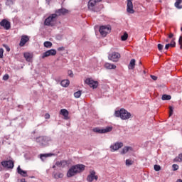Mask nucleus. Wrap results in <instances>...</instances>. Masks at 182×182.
I'll use <instances>...</instances> for the list:
<instances>
[{"label":"nucleus","mask_w":182,"mask_h":182,"mask_svg":"<svg viewBox=\"0 0 182 182\" xmlns=\"http://www.w3.org/2000/svg\"><path fill=\"white\" fill-rule=\"evenodd\" d=\"M58 50H59V51H63V50H65V47H63V46L60 47V48H58Z\"/></svg>","instance_id":"obj_46"},{"label":"nucleus","mask_w":182,"mask_h":182,"mask_svg":"<svg viewBox=\"0 0 182 182\" xmlns=\"http://www.w3.org/2000/svg\"><path fill=\"white\" fill-rule=\"evenodd\" d=\"M36 141L39 146H48L49 141H52V138L50 136H39L36 139Z\"/></svg>","instance_id":"obj_4"},{"label":"nucleus","mask_w":182,"mask_h":182,"mask_svg":"<svg viewBox=\"0 0 182 182\" xmlns=\"http://www.w3.org/2000/svg\"><path fill=\"white\" fill-rule=\"evenodd\" d=\"M164 46L161 44H158L159 50H163Z\"/></svg>","instance_id":"obj_42"},{"label":"nucleus","mask_w":182,"mask_h":182,"mask_svg":"<svg viewBox=\"0 0 182 182\" xmlns=\"http://www.w3.org/2000/svg\"><path fill=\"white\" fill-rule=\"evenodd\" d=\"M132 164H133V161H132V159L126 160V166H132Z\"/></svg>","instance_id":"obj_36"},{"label":"nucleus","mask_w":182,"mask_h":182,"mask_svg":"<svg viewBox=\"0 0 182 182\" xmlns=\"http://www.w3.org/2000/svg\"><path fill=\"white\" fill-rule=\"evenodd\" d=\"M28 41H29V36H22L21 38V41H20L19 46H21V48L25 46L26 43L28 42Z\"/></svg>","instance_id":"obj_16"},{"label":"nucleus","mask_w":182,"mask_h":182,"mask_svg":"<svg viewBox=\"0 0 182 182\" xmlns=\"http://www.w3.org/2000/svg\"><path fill=\"white\" fill-rule=\"evenodd\" d=\"M127 12L128 14H133L134 9H133V0H127Z\"/></svg>","instance_id":"obj_13"},{"label":"nucleus","mask_w":182,"mask_h":182,"mask_svg":"<svg viewBox=\"0 0 182 182\" xmlns=\"http://www.w3.org/2000/svg\"><path fill=\"white\" fill-rule=\"evenodd\" d=\"M69 83L70 82L68 80H63L61 81L60 85L63 86V87H68V86H69Z\"/></svg>","instance_id":"obj_26"},{"label":"nucleus","mask_w":182,"mask_h":182,"mask_svg":"<svg viewBox=\"0 0 182 182\" xmlns=\"http://www.w3.org/2000/svg\"><path fill=\"white\" fill-rule=\"evenodd\" d=\"M85 83L90 86V87H92V89H96L97 86H99V82L97 81L93 80L92 78H87L85 80Z\"/></svg>","instance_id":"obj_9"},{"label":"nucleus","mask_w":182,"mask_h":182,"mask_svg":"<svg viewBox=\"0 0 182 182\" xmlns=\"http://www.w3.org/2000/svg\"><path fill=\"white\" fill-rule=\"evenodd\" d=\"M63 178V173H54V178Z\"/></svg>","instance_id":"obj_30"},{"label":"nucleus","mask_w":182,"mask_h":182,"mask_svg":"<svg viewBox=\"0 0 182 182\" xmlns=\"http://www.w3.org/2000/svg\"><path fill=\"white\" fill-rule=\"evenodd\" d=\"M17 173L20 174V176H22V177H28V171L22 170L21 166L17 167Z\"/></svg>","instance_id":"obj_18"},{"label":"nucleus","mask_w":182,"mask_h":182,"mask_svg":"<svg viewBox=\"0 0 182 182\" xmlns=\"http://www.w3.org/2000/svg\"><path fill=\"white\" fill-rule=\"evenodd\" d=\"M1 166H3L4 167V168H12L14 167V161H3L1 162Z\"/></svg>","instance_id":"obj_15"},{"label":"nucleus","mask_w":182,"mask_h":182,"mask_svg":"<svg viewBox=\"0 0 182 182\" xmlns=\"http://www.w3.org/2000/svg\"><path fill=\"white\" fill-rule=\"evenodd\" d=\"M169 110H170L169 116H171L173 114V107H170Z\"/></svg>","instance_id":"obj_44"},{"label":"nucleus","mask_w":182,"mask_h":182,"mask_svg":"<svg viewBox=\"0 0 182 182\" xmlns=\"http://www.w3.org/2000/svg\"><path fill=\"white\" fill-rule=\"evenodd\" d=\"M4 47L5 48L7 52H9L11 50V48H9V46L6 45H4Z\"/></svg>","instance_id":"obj_43"},{"label":"nucleus","mask_w":182,"mask_h":182,"mask_svg":"<svg viewBox=\"0 0 182 182\" xmlns=\"http://www.w3.org/2000/svg\"><path fill=\"white\" fill-rule=\"evenodd\" d=\"M133 149L130 146H124L121 151V154H126V153H129V151H132Z\"/></svg>","instance_id":"obj_24"},{"label":"nucleus","mask_w":182,"mask_h":182,"mask_svg":"<svg viewBox=\"0 0 182 182\" xmlns=\"http://www.w3.org/2000/svg\"><path fill=\"white\" fill-rule=\"evenodd\" d=\"M114 115L115 117H120L122 120H129V119L132 118V114L123 108L120 109V110H116Z\"/></svg>","instance_id":"obj_2"},{"label":"nucleus","mask_w":182,"mask_h":182,"mask_svg":"<svg viewBox=\"0 0 182 182\" xmlns=\"http://www.w3.org/2000/svg\"><path fill=\"white\" fill-rule=\"evenodd\" d=\"M4 58V48H0V59Z\"/></svg>","instance_id":"obj_38"},{"label":"nucleus","mask_w":182,"mask_h":182,"mask_svg":"<svg viewBox=\"0 0 182 182\" xmlns=\"http://www.w3.org/2000/svg\"><path fill=\"white\" fill-rule=\"evenodd\" d=\"M68 12V10L66 9H60L55 11V14L57 16H60V15H65Z\"/></svg>","instance_id":"obj_23"},{"label":"nucleus","mask_w":182,"mask_h":182,"mask_svg":"<svg viewBox=\"0 0 182 182\" xmlns=\"http://www.w3.org/2000/svg\"><path fill=\"white\" fill-rule=\"evenodd\" d=\"M6 5L7 6H11V5H14V0H6Z\"/></svg>","instance_id":"obj_35"},{"label":"nucleus","mask_w":182,"mask_h":182,"mask_svg":"<svg viewBox=\"0 0 182 182\" xmlns=\"http://www.w3.org/2000/svg\"><path fill=\"white\" fill-rule=\"evenodd\" d=\"M120 56V53L117 52H112V53L109 54L108 59L112 60V62H119Z\"/></svg>","instance_id":"obj_7"},{"label":"nucleus","mask_w":182,"mask_h":182,"mask_svg":"<svg viewBox=\"0 0 182 182\" xmlns=\"http://www.w3.org/2000/svg\"><path fill=\"white\" fill-rule=\"evenodd\" d=\"M177 182H182V180H181V179H178V180L177 181Z\"/></svg>","instance_id":"obj_51"},{"label":"nucleus","mask_w":182,"mask_h":182,"mask_svg":"<svg viewBox=\"0 0 182 182\" xmlns=\"http://www.w3.org/2000/svg\"><path fill=\"white\" fill-rule=\"evenodd\" d=\"M168 48H176V38H173L170 43L165 46V49H168Z\"/></svg>","instance_id":"obj_21"},{"label":"nucleus","mask_w":182,"mask_h":182,"mask_svg":"<svg viewBox=\"0 0 182 182\" xmlns=\"http://www.w3.org/2000/svg\"><path fill=\"white\" fill-rule=\"evenodd\" d=\"M44 117H45V119H50V114H46L45 115H44Z\"/></svg>","instance_id":"obj_45"},{"label":"nucleus","mask_w":182,"mask_h":182,"mask_svg":"<svg viewBox=\"0 0 182 182\" xmlns=\"http://www.w3.org/2000/svg\"><path fill=\"white\" fill-rule=\"evenodd\" d=\"M23 56L26 60V62H31L32 58H33V54L31 53H24Z\"/></svg>","instance_id":"obj_19"},{"label":"nucleus","mask_w":182,"mask_h":182,"mask_svg":"<svg viewBox=\"0 0 182 182\" xmlns=\"http://www.w3.org/2000/svg\"><path fill=\"white\" fill-rule=\"evenodd\" d=\"M139 65H141V61H139Z\"/></svg>","instance_id":"obj_53"},{"label":"nucleus","mask_w":182,"mask_h":182,"mask_svg":"<svg viewBox=\"0 0 182 182\" xmlns=\"http://www.w3.org/2000/svg\"><path fill=\"white\" fill-rule=\"evenodd\" d=\"M51 0H46V2L48 3V5H49V4L50 3Z\"/></svg>","instance_id":"obj_50"},{"label":"nucleus","mask_w":182,"mask_h":182,"mask_svg":"<svg viewBox=\"0 0 182 182\" xmlns=\"http://www.w3.org/2000/svg\"><path fill=\"white\" fill-rule=\"evenodd\" d=\"M174 36V34H173V33H170L169 35H168V38L169 39H171V38H173V37Z\"/></svg>","instance_id":"obj_49"},{"label":"nucleus","mask_w":182,"mask_h":182,"mask_svg":"<svg viewBox=\"0 0 182 182\" xmlns=\"http://www.w3.org/2000/svg\"><path fill=\"white\" fill-rule=\"evenodd\" d=\"M172 168H173V171H176V170H178V165H177V164H173V165L172 166Z\"/></svg>","instance_id":"obj_39"},{"label":"nucleus","mask_w":182,"mask_h":182,"mask_svg":"<svg viewBox=\"0 0 182 182\" xmlns=\"http://www.w3.org/2000/svg\"><path fill=\"white\" fill-rule=\"evenodd\" d=\"M0 25L6 29V31H9V29H11V23L8 21L6 19H3L0 22Z\"/></svg>","instance_id":"obj_14"},{"label":"nucleus","mask_w":182,"mask_h":182,"mask_svg":"<svg viewBox=\"0 0 182 182\" xmlns=\"http://www.w3.org/2000/svg\"><path fill=\"white\" fill-rule=\"evenodd\" d=\"M68 166V161L63 160V161H58L53 166V168H56V167H59L60 168H65Z\"/></svg>","instance_id":"obj_12"},{"label":"nucleus","mask_w":182,"mask_h":182,"mask_svg":"<svg viewBox=\"0 0 182 182\" xmlns=\"http://www.w3.org/2000/svg\"><path fill=\"white\" fill-rule=\"evenodd\" d=\"M161 99H162V100H171V96L167 95H162Z\"/></svg>","instance_id":"obj_33"},{"label":"nucleus","mask_w":182,"mask_h":182,"mask_svg":"<svg viewBox=\"0 0 182 182\" xmlns=\"http://www.w3.org/2000/svg\"><path fill=\"white\" fill-rule=\"evenodd\" d=\"M135 65H136V60L132 59L129 65V69H134Z\"/></svg>","instance_id":"obj_27"},{"label":"nucleus","mask_w":182,"mask_h":182,"mask_svg":"<svg viewBox=\"0 0 182 182\" xmlns=\"http://www.w3.org/2000/svg\"><path fill=\"white\" fill-rule=\"evenodd\" d=\"M68 75L69 76H70V77H73V73L72 72V70L68 71Z\"/></svg>","instance_id":"obj_47"},{"label":"nucleus","mask_w":182,"mask_h":182,"mask_svg":"<svg viewBox=\"0 0 182 182\" xmlns=\"http://www.w3.org/2000/svg\"><path fill=\"white\" fill-rule=\"evenodd\" d=\"M178 43L181 46L180 49H181L182 48V45H181V43H182V37L181 36H180V38L178 39Z\"/></svg>","instance_id":"obj_41"},{"label":"nucleus","mask_w":182,"mask_h":182,"mask_svg":"<svg viewBox=\"0 0 182 182\" xmlns=\"http://www.w3.org/2000/svg\"><path fill=\"white\" fill-rule=\"evenodd\" d=\"M154 168L155 171H160L161 168L159 165H154Z\"/></svg>","instance_id":"obj_37"},{"label":"nucleus","mask_w":182,"mask_h":182,"mask_svg":"<svg viewBox=\"0 0 182 182\" xmlns=\"http://www.w3.org/2000/svg\"><path fill=\"white\" fill-rule=\"evenodd\" d=\"M105 68L106 69H116V65H114V64L107 63L105 64Z\"/></svg>","instance_id":"obj_25"},{"label":"nucleus","mask_w":182,"mask_h":182,"mask_svg":"<svg viewBox=\"0 0 182 182\" xmlns=\"http://www.w3.org/2000/svg\"><path fill=\"white\" fill-rule=\"evenodd\" d=\"M60 114H62L64 117V119L65 120H68L69 117V112L67 111L66 109H62L60 112Z\"/></svg>","instance_id":"obj_22"},{"label":"nucleus","mask_w":182,"mask_h":182,"mask_svg":"<svg viewBox=\"0 0 182 182\" xmlns=\"http://www.w3.org/2000/svg\"><path fill=\"white\" fill-rule=\"evenodd\" d=\"M181 2H182V0H176L175 3L176 8H177L178 9H181L182 6H180V4H181Z\"/></svg>","instance_id":"obj_29"},{"label":"nucleus","mask_w":182,"mask_h":182,"mask_svg":"<svg viewBox=\"0 0 182 182\" xmlns=\"http://www.w3.org/2000/svg\"><path fill=\"white\" fill-rule=\"evenodd\" d=\"M128 38H129V34H127V33L125 32L124 33V35L121 36V40L123 41H127Z\"/></svg>","instance_id":"obj_32"},{"label":"nucleus","mask_w":182,"mask_h":182,"mask_svg":"<svg viewBox=\"0 0 182 182\" xmlns=\"http://www.w3.org/2000/svg\"><path fill=\"white\" fill-rule=\"evenodd\" d=\"M9 79V75L6 74L3 76V80H8Z\"/></svg>","instance_id":"obj_40"},{"label":"nucleus","mask_w":182,"mask_h":182,"mask_svg":"<svg viewBox=\"0 0 182 182\" xmlns=\"http://www.w3.org/2000/svg\"><path fill=\"white\" fill-rule=\"evenodd\" d=\"M165 42H168V39L165 40Z\"/></svg>","instance_id":"obj_52"},{"label":"nucleus","mask_w":182,"mask_h":182,"mask_svg":"<svg viewBox=\"0 0 182 182\" xmlns=\"http://www.w3.org/2000/svg\"><path fill=\"white\" fill-rule=\"evenodd\" d=\"M52 156H55V154L49 153V154H43L40 155V159L42 161H45L48 157H52Z\"/></svg>","instance_id":"obj_20"},{"label":"nucleus","mask_w":182,"mask_h":182,"mask_svg":"<svg viewBox=\"0 0 182 182\" xmlns=\"http://www.w3.org/2000/svg\"><path fill=\"white\" fill-rule=\"evenodd\" d=\"M45 48H52V42L50 41H46L44 42Z\"/></svg>","instance_id":"obj_34"},{"label":"nucleus","mask_w":182,"mask_h":182,"mask_svg":"<svg viewBox=\"0 0 182 182\" xmlns=\"http://www.w3.org/2000/svg\"><path fill=\"white\" fill-rule=\"evenodd\" d=\"M110 26H102L100 27L99 32L102 36H106L107 33H110Z\"/></svg>","instance_id":"obj_6"},{"label":"nucleus","mask_w":182,"mask_h":182,"mask_svg":"<svg viewBox=\"0 0 182 182\" xmlns=\"http://www.w3.org/2000/svg\"><path fill=\"white\" fill-rule=\"evenodd\" d=\"M102 0H90L88 2V9L92 12H96V4Z\"/></svg>","instance_id":"obj_8"},{"label":"nucleus","mask_w":182,"mask_h":182,"mask_svg":"<svg viewBox=\"0 0 182 182\" xmlns=\"http://www.w3.org/2000/svg\"><path fill=\"white\" fill-rule=\"evenodd\" d=\"M95 174L96 172L95 171H91L90 174L87 177V181L92 182L93 180H97V176H95Z\"/></svg>","instance_id":"obj_17"},{"label":"nucleus","mask_w":182,"mask_h":182,"mask_svg":"<svg viewBox=\"0 0 182 182\" xmlns=\"http://www.w3.org/2000/svg\"><path fill=\"white\" fill-rule=\"evenodd\" d=\"M151 77L153 80H157V77L156 75H151Z\"/></svg>","instance_id":"obj_48"},{"label":"nucleus","mask_w":182,"mask_h":182,"mask_svg":"<svg viewBox=\"0 0 182 182\" xmlns=\"http://www.w3.org/2000/svg\"><path fill=\"white\" fill-rule=\"evenodd\" d=\"M56 21H58V14H50L45 19L44 25L45 26H55V25H56Z\"/></svg>","instance_id":"obj_3"},{"label":"nucleus","mask_w":182,"mask_h":182,"mask_svg":"<svg viewBox=\"0 0 182 182\" xmlns=\"http://www.w3.org/2000/svg\"><path fill=\"white\" fill-rule=\"evenodd\" d=\"M175 163H181L182 161V154H180L178 156H176L174 159H173Z\"/></svg>","instance_id":"obj_28"},{"label":"nucleus","mask_w":182,"mask_h":182,"mask_svg":"<svg viewBox=\"0 0 182 182\" xmlns=\"http://www.w3.org/2000/svg\"><path fill=\"white\" fill-rule=\"evenodd\" d=\"M113 128L112 127H107L105 128H99L95 127L92 130L95 133H99L100 134H103L105 133H109V132H112Z\"/></svg>","instance_id":"obj_5"},{"label":"nucleus","mask_w":182,"mask_h":182,"mask_svg":"<svg viewBox=\"0 0 182 182\" xmlns=\"http://www.w3.org/2000/svg\"><path fill=\"white\" fill-rule=\"evenodd\" d=\"M55 55H56V50L50 49L43 53L41 59H45V58H48L49 56H55Z\"/></svg>","instance_id":"obj_11"},{"label":"nucleus","mask_w":182,"mask_h":182,"mask_svg":"<svg viewBox=\"0 0 182 182\" xmlns=\"http://www.w3.org/2000/svg\"><path fill=\"white\" fill-rule=\"evenodd\" d=\"M122 147H123V142L117 141L112 144L109 146V149L113 153L114 151H117V150H119V149H122Z\"/></svg>","instance_id":"obj_10"},{"label":"nucleus","mask_w":182,"mask_h":182,"mask_svg":"<svg viewBox=\"0 0 182 182\" xmlns=\"http://www.w3.org/2000/svg\"><path fill=\"white\" fill-rule=\"evenodd\" d=\"M85 171V165L83 164H77L71 166V168L67 172V177H73V176H76V174L79 173H82V171Z\"/></svg>","instance_id":"obj_1"},{"label":"nucleus","mask_w":182,"mask_h":182,"mask_svg":"<svg viewBox=\"0 0 182 182\" xmlns=\"http://www.w3.org/2000/svg\"><path fill=\"white\" fill-rule=\"evenodd\" d=\"M80 96H82V91H80V90L77 91L76 92L74 93V97L76 99H79V97H80Z\"/></svg>","instance_id":"obj_31"}]
</instances>
